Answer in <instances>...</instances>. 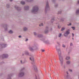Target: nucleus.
<instances>
[{"label": "nucleus", "instance_id": "1", "mask_svg": "<svg viewBox=\"0 0 79 79\" xmlns=\"http://www.w3.org/2000/svg\"><path fill=\"white\" fill-rule=\"evenodd\" d=\"M38 10V7H37V6H35L33 8L32 12H35V11H37Z\"/></svg>", "mask_w": 79, "mask_h": 79}, {"label": "nucleus", "instance_id": "2", "mask_svg": "<svg viewBox=\"0 0 79 79\" xmlns=\"http://www.w3.org/2000/svg\"><path fill=\"white\" fill-rule=\"evenodd\" d=\"M59 58L60 61V64L61 65H62L63 63V58H62L61 57H60Z\"/></svg>", "mask_w": 79, "mask_h": 79}, {"label": "nucleus", "instance_id": "3", "mask_svg": "<svg viewBox=\"0 0 79 79\" xmlns=\"http://www.w3.org/2000/svg\"><path fill=\"white\" fill-rule=\"evenodd\" d=\"M2 58H6L8 57V55L4 54L2 55Z\"/></svg>", "mask_w": 79, "mask_h": 79}, {"label": "nucleus", "instance_id": "4", "mask_svg": "<svg viewBox=\"0 0 79 79\" xmlns=\"http://www.w3.org/2000/svg\"><path fill=\"white\" fill-rule=\"evenodd\" d=\"M69 34V30H68L66 32V33L64 34V36H67V35Z\"/></svg>", "mask_w": 79, "mask_h": 79}, {"label": "nucleus", "instance_id": "5", "mask_svg": "<svg viewBox=\"0 0 79 79\" xmlns=\"http://www.w3.org/2000/svg\"><path fill=\"white\" fill-rule=\"evenodd\" d=\"M30 60H31L32 61H34V58L33 57L30 58Z\"/></svg>", "mask_w": 79, "mask_h": 79}, {"label": "nucleus", "instance_id": "6", "mask_svg": "<svg viewBox=\"0 0 79 79\" xmlns=\"http://www.w3.org/2000/svg\"><path fill=\"white\" fill-rule=\"evenodd\" d=\"M56 50L57 51L58 53H59L60 54H61V52L60 51V50L59 49H58L56 48Z\"/></svg>", "mask_w": 79, "mask_h": 79}, {"label": "nucleus", "instance_id": "7", "mask_svg": "<svg viewBox=\"0 0 79 79\" xmlns=\"http://www.w3.org/2000/svg\"><path fill=\"white\" fill-rule=\"evenodd\" d=\"M24 74V73L22 72V73H20V76H23Z\"/></svg>", "mask_w": 79, "mask_h": 79}, {"label": "nucleus", "instance_id": "8", "mask_svg": "<svg viewBox=\"0 0 79 79\" xmlns=\"http://www.w3.org/2000/svg\"><path fill=\"white\" fill-rule=\"evenodd\" d=\"M21 4H22V5H24V4H25V2H24L22 1L21 2Z\"/></svg>", "mask_w": 79, "mask_h": 79}, {"label": "nucleus", "instance_id": "9", "mask_svg": "<svg viewBox=\"0 0 79 79\" xmlns=\"http://www.w3.org/2000/svg\"><path fill=\"white\" fill-rule=\"evenodd\" d=\"M9 33L10 34H12V33H13V31H12V30H10L9 31Z\"/></svg>", "mask_w": 79, "mask_h": 79}, {"label": "nucleus", "instance_id": "10", "mask_svg": "<svg viewBox=\"0 0 79 79\" xmlns=\"http://www.w3.org/2000/svg\"><path fill=\"white\" fill-rule=\"evenodd\" d=\"M76 13L77 14H79V9L77 10Z\"/></svg>", "mask_w": 79, "mask_h": 79}, {"label": "nucleus", "instance_id": "11", "mask_svg": "<svg viewBox=\"0 0 79 79\" xmlns=\"http://www.w3.org/2000/svg\"><path fill=\"white\" fill-rule=\"evenodd\" d=\"M27 28H26V27H24V31H27Z\"/></svg>", "mask_w": 79, "mask_h": 79}, {"label": "nucleus", "instance_id": "12", "mask_svg": "<svg viewBox=\"0 0 79 79\" xmlns=\"http://www.w3.org/2000/svg\"><path fill=\"white\" fill-rule=\"evenodd\" d=\"M65 28H62V29H61V31H63L64 30V29H65Z\"/></svg>", "mask_w": 79, "mask_h": 79}, {"label": "nucleus", "instance_id": "13", "mask_svg": "<svg viewBox=\"0 0 79 79\" xmlns=\"http://www.w3.org/2000/svg\"><path fill=\"white\" fill-rule=\"evenodd\" d=\"M70 58H69V57H67L66 59V60H69Z\"/></svg>", "mask_w": 79, "mask_h": 79}, {"label": "nucleus", "instance_id": "14", "mask_svg": "<svg viewBox=\"0 0 79 79\" xmlns=\"http://www.w3.org/2000/svg\"><path fill=\"white\" fill-rule=\"evenodd\" d=\"M69 63H70V62L69 61L67 62V64H69Z\"/></svg>", "mask_w": 79, "mask_h": 79}, {"label": "nucleus", "instance_id": "15", "mask_svg": "<svg viewBox=\"0 0 79 79\" xmlns=\"http://www.w3.org/2000/svg\"><path fill=\"white\" fill-rule=\"evenodd\" d=\"M61 34H59V37H61Z\"/></svg>", "mask_w": 79, "mask_h": 79}, {"label": "nucleus", "instance_id": "16", "mask_svg": "<svg viewBox=\"0 0 79 79\" xmlns=\"http://www.w3.org/2000/svg\"><path fill=\"white\" fill-rule=\"evenodd\" d=\"M72 29L73 30H75V27H72Z\"/></svg>", "mask_w": 79, "mask_h": 79}, {"label": "nucleus", "instance_id": "17", "mask_svg": "<svg viewBox=\"0 0 79 79\" xmlns=\"http://www.w3.org/2000/svg\"><path fill=\"white\" fill-rule=\"evenodd\" d=\"M2 47H5V44H3L2 45Z\"/></svg>", "mask_w": 79, "mask_h": 79}, {"label": "nucleus", "instance_id": "18", "mask_svg": "<svg viewBox=\"0 0 79 79\" xmlns=\"http://www.w3.org/2000/svg\"><path fill=\"white\" fill-rule=\"evenodd\" d=\"M43 26V23H41L40 25V26Z\"/></svg>", "mask_w": 79, "mask_h": 79}, {"label": "nucleus", "instance_id": "19", "mask_svg": "<svg viewBox=\"0 0 79 79\" xmlns=\"http://www.w3.org/2000/svg\"><path fill=\"white\" fill-rule=\"evenodd\" d=\"M30 50L31 51H32V50H33V49H32V48H30Z\"/></svg>", "mask_w": 79, "mask_h": 79}, {"label": "nucleus", "instance_id": "20", "mask_svg": "<svg viewBox=\"0 0 79 79\" xmlns=\"http://www.w3.org/2000/svg\"><path fill=\"white\" fill-rule=\"evenodd\" d=\"M46 6L47 7H48V3H47V5H46Z\"/></svg>", "mask_w": 79, "mask_h": 79}, {"label": "nucleus", "instance_id": "21", "mask_svg": "<svg viewBox=\"0 0 79 79\" xmlns=\"http://www.w3.org/2000/svg\"><path fill=\"white\" fill-rule=\"evenodd\" d=\"M42 52H45V50H42Z\"/></svg>", "mask_w": 79, "mask_h": 79}, {"label": "nucleus", "instance_id": "22", "mask_svg": "<svg viewBox=\"0 0 79 79\" xmlns=\"http://www.w3.org/2000/svg\"><path fill=\"white\" fill-rule=\"evenodd\" d=\"M69 71H70V72H72V70H71V69L69 70Z\"/></svg>", "mask_w": 79, "mask_h": 79}, {"label": "nucleus", "instance_id": "23", "mask_svg": "<svg viewBox=\"0 0 79 79\" xmlns=\"http://www.w3.org/2000/svg\"><path fill=\"white\" fill-rule=\"evenodd\" d=\"M19 38H21V35L19 36Z\"/></svg>", "mask_w": 79, "mask_h": 79}, {"label": "nucleus", "instance_id": "24", "mask_svg": "<svg viewBox=\"0 0 79 79\" xmlns=\"http://www.w3.org/2000/svg\"><path fill=\"white\" fill-rule=\"evenodd\" d=\"M70 45L72 46V45H73V44L72 43H70Z\"/></svg>", "mask_w": 79, "mask_h": 79}, {"label": "nucleus", "instance_id": "25", "mask_svg": "<svg viewBox=\"0 0 79 79\" xmlns=\"http://www.w3.org/2000/svg\"><path fill=\"white\" fill-rule=\"evenodd\" d=\"M63 47H65V46H64V44L63 45Z\"/></svg>", "mask_w": 79, "mask_h": 79}, {"label": "nucleus", "instance_id": "26", "mask_svg": "<svg viewBox=\"0 0 79 79\" xmlns=\"http://www.w3.org/2000/svg\"><path fill=\"white\" fill-rule=\"evenodd\" d=\"M27 40H28V39H26V41H27Z\"/></svg>", "mask_w": 79, "mask_h": 79}, {"label": "nucleus", "instance_id": "27", "mask_svg": "<svg viewBox=\"0 0 79 79\" xmlns=\"http://www.w3.org/2000/svg\"><path fill=\"white\" fill-rule=\"evenodd\" d=\"M72 35H73V37H74V35L73 34H72Z\"/></svg>", "mask_w": 79, "mask_h": 79}, {"label": "nucleus", "instance_id": "28", "mask_svg": "<svg viewBox=\"0 0 79 79\" xmlns=\"http://www.w3.org/2000/svg\"><path fill=\"white\" fill-rule=\"evenodd\" d=\"M71 23H70L69 25V26H71Z\"/></svg>", "mask_w": 79, "mask_h": 79}, {"label": "nucleus", "instance_id": "29", "mask_svg": "<svg viewBox=\"0 0 79 79\" xmlns=\"http://www.w3.org/2000/svg\"><path fill=\"white\" fill-rule=\"evenodd\" d=\"M47 32H48V31H47V32H46V31L45 32V33H47Z\"/></svg>", "mask_w": 79, "mask_h": 79}, {"label": "nucleus", "instance_id": "30", "mask_svg": "<svg viewBox=\"0 0 79 79\" xmlns=\"http://www.w3.org/2000/svg\"><path fill=\"white\" fill-rule=\"evenodd\" d=\"M36 34V33H35H35H34V34H35V35Z\"/></svg>", "mask_w": 79, "mask_h": 79}, {"label": "nucleus", "instance_id": "31", "mask_svg": "<svg viewBox=\"0 0 79 79\" xmlns=\"http://www.w3.org/2000/svg\"><path fill=\"white\" fill-rule=\"evenodd\" d=\"M10 2H11V1H12L13 0H10Z\"/></svg>", "mask_w": 79, "mask_h": 79}, {"label": "nucleus", "instance_id": "32", "mask_svg": "<svg viewBox=\"0 0 79 79\" xmlns=\"http://www.w3.org/2000/svg\"><path fill=\"white\" fill-rule=\"evenodd\" d=\"M21 63H22V61H21Z\"/></svg>", "mask_w": 79, "mask_h": 79}, {"label": "nucleus", "instance_id": "33", "mask_svg": "<svg viewBox=\"0 0 79 79\" xmlns=\"http://www.w3.org/2000/svg\"><path fill=\"white\" fill-rule=\"evenodd\" d=\"M58 27L59 28V27Z\"/></svg>", "mask_w": 79, "mask_h": 79}, {"label": "nucleus", "instance_id": "34", "mask_svg": "<svg viewBox=\"0 0 79 79\" xmlns=\"http://www.w3.org/2000/svg\"><path fill=\"white\" fill-rule=\"evenodd\" d=\"M1 46H2V45H1Z\"/></svg>", "mask_w": 79, "mask_h": 79}, {"label": "nucleus", "instance_id": "35", "mask_svg": "<svg viewBox=\"0 0 79 79\" xmlns=\"http://www.w3.org/2000/svg\"><path fill=\"white\" fill-rule=\"evenodd\" d=\"M67 74H68V72H67Z\"/></svg>", "mask_w": 79, "mask_h": 79}]
</instances>
